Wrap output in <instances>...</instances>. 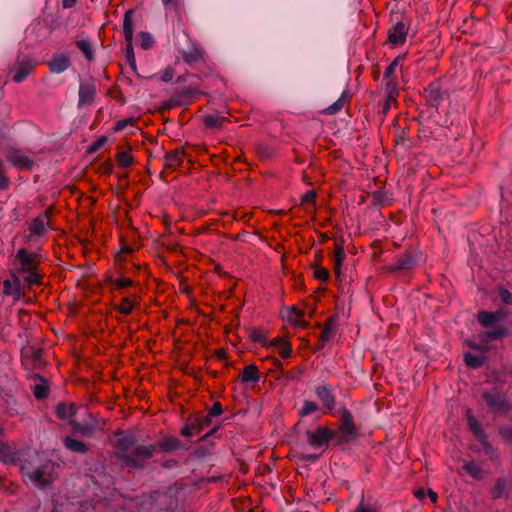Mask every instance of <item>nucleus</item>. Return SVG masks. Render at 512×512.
<instances>
[{
  "label": "nucleus",
  "instance_id": "nucleus-1",
  "mask_svg": "<svg viewBox=\"0 0 512 512\" xmlns=\"http://www.w3.org/2000/svg\"><path fill=\"white\" fill-rule=\"evenodd\" d=\"M481 398L486 404L487 411L495 417H507L509 415L511 404L507 400L506 393L497 387L484 390Z\"/></svg>",
  "mask_w": 512,
  "mask_h": 512
},
{
  "label": "nucleus",
  "instance_id": "nucleus-2",
  "mask_svg": "<svg viewBox=\"0 0 512 512\" xmlns=\"http://www.w3.org/2000/svg\"><path fill=\"white\" fill-rule=\"evenodd\" d=\"M422 261V253L409 248L395 258V262L386 266L388 272H407L415 269Z\"/></svg>",
  "mask_w": 512,
  "mask_h": 512
},
{
  "label": "nucleus",
  "instance_id": "nucleus-3",
  "mask_svg": "<svg viewBox=\"0 0 512 512\" xmlns=\"http://www.w3.org/2000/svg\"><path fill=\"white\" fill-rule=\"evenodd\" d=\"M156 451V445H138L132 453L123 454L120 459L130 468L141 469L145 461L151 459Z\"/></svg>",
  "mask_w": 512,
  "mask_h": 512
},
{
  "label": "nucleus",
  "instance_id": "nucleus-4",
  "mask_svg": "<svg viewBox=\"0 0 512 512\" xmlns=\"http://www.w3.org/2000/svg\"><path fill=\"white\" fill-rule=\"evenodd\" d=\"M338 414L341 416V424L339 427L340 437L337 440L338 444H344L351 442L357 435V427L353 421L352 413L342 405Z\"/></svg>",
  "mask_w": 512,
  "mask_h": 512
},
{
  "label": "nucleus",
  "instance_id": "nucleus-5",
  "mask_svg": "<svg viewBox=\"0 0 512 512\" xmlns=\"http://www.w3.org/2000/svg\"><path fill=\"white\" fill-rule=\"evenodd\" d=\"M133 10H127L123 20V33L126 41L125 56L130 68L136 72L137 65L133 49V22H132Z\"/></svg>",
  "mask_w": 512,
  "mask_h": 512
},
{
  "label": "nucleus",
  "instance_id": "nucleus-6",
  "mask_svg": "<svg viewBox=\"0 0 512 512\" xmlns=\"http://www.w3.org/2000/svg\"><path fill=\"white\" fill-rule=\"evenodd\" d=\"M52 468V463L47 461L43 465L34 468L31 466L23 465L21 470L24 477H27L32 482H35L40 486H46L49 483V476Z\"/></svg>",
  "mask_w": 512,
  "mask_h": 512
},
{
  "label": "nucleus",
  "instance_id": "nucleus-7",
  "mask_svg": "<svg viewBox=\"0 0 512 512\" xmlns=\"http://www.w3.org/2000/svg\"><path fill=\"white\" fill-rule=\"evenodd\" d=\"M315 395L321 402L323 414L335 415L336 409V396L334 388L331 385H318L315 387Z\"/></svg>",
  "mask_w": 512,
  "mask_h": 512
},
{
  "label": "nucleus",
  "instance_id": "nucleus-8",
  "mask_svg": "<svg viewBox=\"0 0 512 512\" xmlns=\"http://www.w3.org/2000/svg\"><path fill=\"white\" fill-rule=\"evenodd\" d=\"M307 441L313 448H321L336 436V432L324 427L318 426L315 431H307Z\"/></svg>",
  "mask_w": 512,
  "mask_h": 512
},
{
  "label": "nucleus",
  "instance_id": "nucleus-9",
  "mask_svg": "<svg viewBox=\"0 0 512 512\" xmlns=\"http://www.w3.org/2000/svg\"><path fill=\"white\" fill-rule=\"evenodd\" d=\"M33 70L34 65L30 58H18L12 66V68L10 69V72L13 73L12 80L15 83H21L33 72Z\"/></svg>",
  "mask_w": 512,
  "mask_h": 512
},
{
  "label": "nucleus",
  "instance_id": "nucleus-10",
  "mask_svg": "<svg viewBox=\"0 0 512 512\" xmlns=\"http://www.w3.org/2000/svg\"><path fill=\"white\" fill-rule=\"evenodd\" d=\"M5 158L13 166H16L22 170L30 171L34 167V161L27 156L21 154V152L14 148H9L5 152Z\"/></svg>",
  "mask_w": 512,
  "mask_h": 512
},
{
  "label": "nucleus",
  "instance_id": "nucleus-11",
  "mask_svg": "<svg viewBox=\"0 0 512 512\" xmlns=\"http://www.w3.org/2000/svg\"><path fill=\"white\" fill-rule=\"evenodd\" d=\"M115 446L124 454L137 444L138 439L136 433L132 430L120 431L116 434Z\"/></svg>",
  "mask_w": 512,
  "mask_h": 512
},
{
  "label": "nucleus",
  "instance_id": "nucleus-12",
  "mask_svg": "<svg viewBox=\"0 0 512 512\" xmlns=\"http://www.w3.org/2000/svg\"><path fill=\"white\" fill-rule=\"evenodd\" d=\"M156 450L159 449L165 453H171L177 450H187L188 446L185 443H182L178 438L174 436H167L163 439H160L155 443Z\"/></svg>",
  "mask_w": 512,
  "mask_h": 512
},
{
  "label": "nucleus",
  "instance_id": "nucleus-13",
  "mask_svg": "<svg viewBox=\"0 0 512 512\" xmlns=\"http://www.w3.org/2000/svg\"><path fill=\"white\" fill-rule=\"evenodd\" d=\"M512 486V480L507 477H499L495 480L494 485L491 487V495L494 499H507L509 491Z\"/></svg>",
  "mask_w": 512,
  "mask_h": 512
},
{
  "label": "nucleus",
  "instance_id": "nucleus-14",
  "mask_svg": "<svg viewBox=\"0 0 512 512\" xmlns=\"http://www.w3.org/2000/svg\"><path fill=\"white\" fill-rule=\"evenodd\" d=\"M445 92L437 83H430L426 89V100L430 107L437 108L444 100Z\"/></svg>",
  "mask_w": 512,
  "mask_h": 512
},
{
  "label": "nucleus",
  "instance_id": "nucleus-15",
  "mask_svg": "<svg viewBox=\"0 0 512 512\" xmlns=\"http://www.w3.org/2000/svg\"><path fill=\"white\" fill-rule=\"evenodd\" d=\"M16 258L21 264L19 273L36 269L37 265L39 264V260H37L34 255L28 253L24 248H21L17 251Z\"/></svg>",
  "mask_w": 512,
  "mask_h": 512
},
{
  "label": "nucleus",
  "instance_id": "nucleus-16",
  "mask_svg": "<svg viewBox=\"0 0 512 512\" xmlns=\"http://www.w3.org/2000/svg\"><path fill=\"white\" fill-rule=\"evenodd\" d=\"M0 460L6 465H16L21 460V454L6 443H0Z\"/></svg>",
  "mask_w": 512,
  "mask_h": 512
},
{
  "label": "nucleus",
  "instance_id": "nucleus-17",
  "mask_svg": "<svg viewBox=\"0 0 512 512\" xmlns=\"http://www.w3.org/2000/svg\"><path fill=\"white\" fill-rule=\"evenodd\" d=\"M47 64L52 73L60 74L70 67L71 62L65 54L57 53L53 55Z\"/></svg>",
  "mask_w": 512,
  "mask_h": 512
},
{
  "label": "nucleus",
  "instance_id": "nucleus-18",
  "mask_svg": "<svg viewBox=\"0 0 512 512\" xmlns=\"http://www.w3.org/2000/svg\"><path fill=\"white\" fill-rule=\"evenodd\" d=\"M185 151L182 148H177L173 151L166 152L164 155V165L166 168L176 170L178 169L184 160Z\"/></svg>",
  "mask_w": 512,
  "mask_h": 512
},
{
  "label": "nucleus",
  "instance_id": "nucleus-19",
  "mask_svg": "<svg viewBox=\"0 0 512 512\" xmlns=\"http://www.w3.org/2000/svg\"><path fill=\"white\" fill-rule=\"evenodd\" d=\"M407 30L402 21L395 23L388 32V39L393 45L403 44L406 40Z\"/></svg>",
  "mask_w": 512,
  "mask_h": 512
},
{
  "label": "nucleus",
  "instance_id": "nucleus-20",
  "mask_svg": "<svg viewBox=\"0 0 512 512\" xmlns=\"http://www.w3.org/2000/svg\"><path fill=\"white\" fill-rule=\"evenodd\" d=\"M95 93L96 88L94 84L81 82L79 86L78 108H81L84 105L92 103L94 100Z\"/></svg>",
  "mask_w": 512,
  "mask_h": 512
},
{
  "label": "nucleus",
  "instance_id": "nucleus-21",
  "mask_svg": "<svg viewBox=\"0 0 512 512\" xmlns=\"http://www.w3.org/2000/svg\"><path fill=\"white\" fill-rule=\"evenodd\" d=\"M508 334V330L502 326H496L488 328L485 331L479 333V339L482 343H489L498 339L503 338Z\"/></svg>",
  "mask_w": 512,
  "mask_h": 512
},
{
  "label": "nucleus",
  "instance_id": "nucleus-22",
  "mask_svg": "<svg viewBox=\"0 0 512 512\" xmlns=\"http://www.w3.org/2000/svg\"><path fill=\"white\" fill-rule=\"evenodd\" d=\"M502 318L503 314L501 312L480 311L477 320L483 327L492 328L496 327L497 323L500 322Z\"/></svg>",
  "mask_w": 512,
  "mask_h": 512
},
{
  "label": "nucleus",
  "instance_id": "nucleus-23",
  "mask_svg": "<svg viewBox=\"0 0 512 512\" xmlns=\"http://www.w3.org/2000/svg\"><path fill=\"white\" fill-rule=\"evenodd\" d=\"M466 419L468 428L470 429V431L473 433L474 437L477 440L486 436V433L482 429L481 425L478 423L477 419L474 417L471 409L466 410Z\"/></svg>",
  "mask_w": 512,
  "mask_h": 512
},
{
  "label": "nucleus",
  "instance_id": "nucleus-24",
  "mask_svg": "<svg viewBox=\"0 0 512 512\" xmlns=\"http://www.w3.org/2000/svg\"><path fill=\"white\" fill-rule=\"evenodd\" d=\"M63 443H64L65 448L72 452L85 454L89 451V447L86 443H84L80 440L74 439L70 436H66L63 440Z\"/></svg>",
  "mask_w": 512,
  "mask_h": 512
},
{
  "label": "nucleus",
  "instance_id": "nucleus-25",
  "mask_svg": "<svg viewBox=\"0 0 512 512\" xmlns=\"http://www.w3.org/2000/svg\"><path fill=\"white\" fill-rule=\"evenodd\" d=\"M47 219H48L47 213H44L43 215L36 217L32 221L30 228H29L31 234L40 236V235H43L44 233H46Z\"/></svg>",
  "mask_w": 512,
  "mask_h": 512
},
{
  "label": "nucleus",
  "instance_id": "nucleus-26",
  "mask_svg": "<svg viewBox=\"0 0 512 512\" xmlns=\"http://www.w3.org/2000/svg\"><path fill=\"white\" fill-rule=\"evenodd\" d=\"M260 380L259 371L256 365L249 364L244 367L241 373L243 383H257Z\"/></svg>",
  "mask_w": 512,
  "mask_h": 512
},
{
  "label": "nucleus",
  "instance_id": "nucleus-27",
  "mask_svg": "<svg viewBox=\"0 0 512 512\" xmlns=\"http://www.w3.org/2000/svg\"><path fill=\"white\" fill-rule=\"evenodd\" d=\"M37 379L40 382L33 386V394L36 399L44 400L49 395V385H48L47 380L44 377L37 375Z\"/></svg>",
  "mask_w": 512,
  "mask_h": 512
},
{
  "label": "nucleus",
  "instance_id": "nucleus-28",
  "mask_svg": "<svg viewBox=\"0 0 512 512\" xmlns=\"http://www.w3.org/2000/svg\"><path fill=\"white\" fill-rule=\"evenodd\" d=\"M226 118L218 114H208L203 118V122L206 128L220 130L223 128Z\"/></svg>",
  "mask_w": 512,
  "mask_h": 512
},
{
  "label": "nucleus",
  "instance_id": "nucleus-29",
  "mask_svg": "<svg viewBox=\"0 0 512 512\" xmlns=\"http://www.w3.org/2000/svg\"><path fill=\"white\" fill-rule=\"evenodd\" d=\"M345 259V251L342 245L336 244L335 254L333 258L334 273L338 279L341 277V267Z\"/></svg>",
  "mask_w": 512,
  "mask_h": 512
},
{
  "label": "nucleus",
  "instance_id": "nucleus-30",
  "mask_svg": "<svg viewBox=\"0 0 512 512\" xmlns=\"http://www.w3.org/2000/svg\"><path fill=\"white\" fill-rule=\"evenodd\" d=\"M336 333V319L334 317L328 318L322 333L320 335L321 340L329 341L331 340Z\"/></svg>",
  "mask_w": 512,
  "mask_h": 512
},
{
  "label": "nucleus",
  "instance_id": "nucleus-31",
  "mask_svg": "<svg viewBox=\"0 0 512 512\" xmlns=\"http://www.w3.org/2000/svg\"><path fill=\"white\" fill-rule=\"evenodd\" d=\"M95 423H74L73 430L85 437H92L96 431Z\"/></svg>",
  "mask_w": 512,
  "mask_h": 512
},
{
  "label": "nucleus",
  "instance_id": "nucleus-32",
  "mask_svg": "<svg viewBox=\"0 0 512 512\" xmlns=\"http://www.w3.org/2000/svg\"><path fill=\"white\" fill-rule=\"evenodd\" d=\"M320 410V406L312 400H304L301 408L298 410L300 417L309 416Z\"/></svg>",
  "mask_w": 512,
  "mask_h": 512
},
{
  "label": "nucleus",
  "instance_id": "nucleus-33",
  "mask_svg": "<svg viewBox=\"0 0 512 512\" xmlns=\"http://www.w3.org/2000/svg\"><path fill=\"white\" fill-rule=\"evenodd\" d=\"M190 420L192 421L193 425H195V433L197 434H199L202 430L207 428L212 422V419L207 414L195 416L193 418H190Z\"/></svg>",
  "mask_w": 512,
  "mask_h": 512
},
{
  "label": "nucleus",
  "instance_id": "nucleus-34",
  "mask_svg": "<svg viewBox=\"0 0 512 512\" xmlns=\"http://www.w3.org/2000/svg\"><path fill=\"white\" fill-rule=\"evenodd\" d=\"M303 317L304 313L302 311L296 310L294 307H292L289 311L288 321L294 326L305 327L307 324Z\"/></svg>",
  "mask_w": 512,
  "mask_h": 512
},
{
  "label": "nucleus",
  "instance_id": "nucleus-35",
  "mask_svg": "<svg viewBox=\"0 0 512 512\" xmlns=\"http://www.w3.org/2000/svg\"><path fill=\"white\" fill-rule=\"evenodd\" d=\"M464 362L469 368L477 369L484 364V358L482 356L473 355L471 353H465Z\"/></svg>",
  "mask_w": 512,
  "mask_h": 512
},
{
  "label": "nucleus",
  "instance_id": "nucleus-36",
  "mask_svg": "<svg viewBox=\"0 0 512 512\" xmlns=\"http://www.w3.org/2000/svg\"><path fill=\"white\" fill-rule=\"evenodd\" d=\"M56 414L59 419L67 420L70 419L74 414V409L70 405L59 403L56 407Z\"/></svg>",
  "mask_w": 512,
  "mask_h": 512
},
{
  "label": "nucleus",
  "instance_id": "nucleus-37",
  "mask_svg": "<svg viewBox=\"0 0 512 512\" xmlns=\"http://www.w3.org/2000/svg\"><path fill=\"white\" fill-rule=\"evenodd\" d=\"M386 90V99H388V102H396L398 93H399V87L397 82L390 80L386 83L385 86Z\"/></svg>",
  "mask_w": 512,
  "mask_h": 512
},
{
  "label": "nucleus",
  "instance_id": "nucleus-38",
  "mask_svg": "<svg viewBox=\"0 0 512 512\" xmlns=\"http://www.w3.org/2000/svg\"><path fill=\"white\" fill-rule=\"evenodd\" d=\"M477 441L480 443L485 455L490 459H495L497 457L496 449L490 444L487 435Z\"/></svg>",
  "mask_w": 512,
  "mask_h": 512
},
{
  "label": "nucleus",
  "instance_id": "nucleus-39",
  "mask_svg": "<svg viewBox=\"0 0 512 512\" xmlns=\"http://www.w3.org/2000/svg\"><path fill=\"white\" fill-rule=\"evenodd\" d=\"M347 95V91H343L341 96L327 108V113L330 115L338 113L343 108Z\"/></svg>",
  "mask_w": 512,
  "mask_h": 512
},
{
  "label": "nucleus",
  "instance_id": "nucleus-40",
  "mask_svg": "<svg viewBox=\"0 0 512 512\" xmlns=\"http://www.w3.org/2000/svg\"><path fill=\"white\" fill-rule=\"evenodd\" d=\"M76 46L79 50L83 52L87 60L91 61L93 59V50L91 47V43L88 39H82L77 41Z\"/></svg>",
  "mask_w": 512,
  "mask_h": 512
},
{
  "label": "nucleus",
  "instance_id": "nucleus-41",
  "mask_svg": "<svg viewBox=\"0 0 512 512\" xmlns=\"http://www.w3.org/2000/svg\"><path fill=\"white\" fill-rule=\"evenodd\" d=\"M135 306V302L129 297L122 298L121 304L116 309L123 315H129Z\"/></svg>",
  "mask_w": 512,
  "mask_h": 512
},
{
  "label": "nucleus",
  "instance_id": "nucleus-42",
  "mask_svg": "<svg viewBox=\"0 0 512 512\" xmlns=\"http://www.w3.org/2000/svg\"><path fill=\"white\" fill-rule=\"evenodd\" d=\"M462 468L474 479H481L482 478V470L478 465H476L473 462H468L463 464Z\"/></svg>",
  "mask_w": 512,
  "mask_h": 512
},
{
  "label": "nucleus",
  "instance_id": "nucleus-43",
  "mask_svg": "<svg viewBox=\"0 0 512 512\" xmlns=\"http://www.w3.org/2000/svg\"><path fill=\"white\" fill-rule=\"evenodd\" d=\"M116 159L120 166L127 168L133 163L132 155L126 151H120L117 153Z\"/></svg>",
  "mask_w": 512,
  "mask_h": 512
},
{
  "label": "nucleus",
  "instance_id": "nucleus-44",
  "mask_svg": "<svg viewBox=\"0 0 512 512\" xmlns=\"http://www.w3.org/2000/svg\"><path fill=\"white\" fill-rule=\"evenodd\" d=\"M21 273L22 274H26L25 281L29 285H39V284H41V276L36 271V269L30 270V271L21 272Z\"/></svg>",
  "mask_w": 512,
  "mask_h": 512
},
{
  "label": "nucleus",
  "instance_id": "nucleus-45",
  "mask_svg": "<svg viewBox=\"0 0 512 512\" xmlns=\"http://www.w3.org/2000/svg\"><path fill=\"white\" fill-rule=\"evenodd\" d=\"M404 59V55H398L386 68L384 72V78L390 79L400 62Z\"/></svg>",
  "mask_w": 512,
  "mask_h": 512
},
{
  "label": "nucleus",
  "instance_id": "nucleus-46",
  "mask_svg": "<svg viewBox=\"0 0 512 512\" xmlns=\"http://www.w3.org/2000/svg\"><path fill=\"white\" fill-rule=\"evenodd\" d=\"M373 199L381 206H384L389 203L390 195L385 190H377L373 193Z\"/></svg>",
  "mask_w": 512,
  "mask_h": 512
},
{
  "label": "nucleus",
  "instance_id": "nucleus-47",
  "mask_svg": "<svg viewBox=\"0 0 512 512\" xmlns=\"http://www.w3.org/2000/svg\"><path fill=\"white\" fill-rule=\"evenodd\" d=\"M141 47L144 50L150 49L154 44V39L149 32H140Z\"/></svg>",
  "mask_w": 512,
  "mask_h": 512
},
{
  "label": "nucleus",
  "instance_id": "nucleus-48",
  "mask_svg": "<svg viewBox=\"0 0 512 512\" xmlns=\"http://www.w3.org/2000/svg\"><path fill=\"white\" fill-rule=\"evenodd\" d=\"M250 338L254 341V342H258L260 343L261 345H267V338L264 334V332L262 330H258V329H252L250 331Z\"/></svg>",
  "mask_w": 512,
  "mask_h": 512
},
{
  "label": "nucleus",
  "instance_id": "nucleus-49",
  "mask_svg": "<svg viewBox=\"0 0 512 512\" xmlns=\"http://www.w3.org/2000/svg\"><path fill=\"white\" fill-rule=\"evenodd\" d=\"M200 57H201L200 52L197 49H195V48H193V49H191L189 51H184L183 52V59L187 63L196 62V61H198L200 59Z\"/></svg>",
  "mask_w": 512,
  "mask_h": 512
},
{
  "label": "nucleus",
  "instance_id": "nucleus-50",
  "mask_svg": "<svg viewBox=\"0 0 512 512\" xmlns=\"http://www.w3.org/2000/svg\"><path fill=\"white\" fill-rule=\"evenodd\" d=\"M108 141L106 136L99 137L87 150L89 154H93L100 150Z\"/></svg>",
  "mask_w": 512,
  "mask_h": 512
},
{
  "label": "nucleus",
  "instance_id": "nucleus-51",
  "mask_svg": "<svg viewBox=\"0 0 512 512\" xmlns=\"http://www.w3.org/2000/svg\"><path fill=\"white\" fill-rule=\"evenodd\" d=\"M195 425H193L190 418L187 420V422L184 424V426L180 430V434L184 437H191L193 435H196L195 433Z\"/></svg>",
  "mask_w": 512,
  "mask_h": 512
},
{
  "label": "nucleus",
  "instance_id": "nucleus-52",
  "mask_svg": "<svg viewBox=\"0 0 512 512\" xmlns=\"http://www.w3.org/2000/svg\"><path fill=\"white\" fill-rule=\"evenodd\" d=\"M278 353L282 358H289L292 355V347L288 341H284L278 348Z\"/></svg>",
  "mask_w": 512,
  "mask_h": 512
},
{
  "label": "nucleus",
  "instance_id": "nucleus-53",
  "mask_svg": "<svg viewBox=\"0 0 512 512\" xmlns=\"http://www.w3.org/2000/svg\"><path fill=\"white\" fill-rule=\"evenodd\" d=\"M314 277L320 281L326 282L330 277L329 271L324 267L316 266L314 269Z\"/></svg>",
  "mask_w": 512,
  "mask_h": 512
},
{
  "label": "nucleus",
  "instance_id": "nucleus-54",
  "mask_svg": "<svg viewBox=\"0 0 512 512\" xmlns=\"http://www.w3.org/2000/svg\"><path fill=\"white\" fill-rule=\"evenodd\" d=\"M499 435L506 443L512 444V427H510V426L499 427Z\"/></svg>",
  "mask_w": 512,
  "mask_h": 512
},
{
  "label": "nucleus",
  "instance_id": "nucleus-55",
  "mask_svg": "<svg viewBox=\"0 0 512 512\" xmlns=\"http://www.w3.org/2000/svg\"><path fill=\"white\" fill-rule=\"evenodd\" d=\"M223 413V408L220 402L216 401L212 404V406L208 410V416L212 419V417L219 416Z\"/></svg>",
  "mask_w": 512,
  "mask_h": 512
},
{
  "label": "nucleus",
  "instance_id": "nucleus-56",
  "mask_svg": "<svg viewBox=\"0 0 512 512\" xmlns=\"http://www.w3.org/2000/svg\"><path fill=\"white\" fill-rule=\"evenodd\" d=\"M316 192L314 190L307 191L304 195L301 197V202L303 204H314L316 199Z\"/></svg>",
  "mask_w": 512,
  "mask_h": 512
},
{
  "label": "nucleus",
  "instance_id": "nucleus-57",
  "mask_svg": "<svg viewBox=\"0 0 512 512\" xmlns=\"http://www.w3.org/2000/svg\"><path fill=\"white\" fill-rule=\"evenodd\" d=\"M114 285L116 286V288L122 289V288H125V287L132 286L133 282L129 278L121 277V278H118V279H116L114 281Z\"/></svg>",
  "mask_w": 512,
  "mask_h": 512
},
{
  "label": "nucleus",
  "instance_id": "nucleus-58",
  "mask_svg": "<svg viewBox=\"0 0 512 512\" xmlns=\"http://www.w3.org/2000/svg\"><path fill=\"white\" fill-rule=\"evenodd\" d=\"M3 162L0 160V191L7 189L9 186V178L2 173Z\"/></svg>",
  "mask_w": 512,
  "mask_h": 512
},
{
  "label": "nucleus",
  "instance_id": "nucleus-59",
  "mask_svg": "<svg viewBox=\"0 0 512 512\" xmlns=\"http://www.w3.org/2000/svg\"><path fill=\"white\" fill-rule=\"evenodd\" d=\"M221 425L218 424V425H215L213 428H211L206 434H204L201 438H200V441L201 442H205L208 440V438L212 437V436H215L216 433L219 431Z\"/></svg>",
  "mask_w": 512,
  "mask_h": 512
},
{
  "label": "nucleus",
  "instance_id": "nucleus-60",
  "mask_svg": "<svg viewBox=\"0 0 512 512\" xmlns=\"http://www.w3.org/2000/svg\"><path fill=\"white\" fill-rule=\"evenodd\" d=\"M500 298L505 304H512V294L508 290L502 289L500 291Z\"/></svg>",
  "mask_w": 512,
  "mask_h": 512
},
{
  "label": "nucleus",
  "instance_id": "nucleus-61",
  "mask_svg": "<svg viewBox=\"0 0 512 512\" xmlns=\"http://www.w3.org/2000/svg\"><path fill=\"white\" fill-rule=\"evenodd\" d=\"M353 512H375V510L370 505H366L361 501Z\"/></svg>",
  "mask_w": 512,
  "mask_h": 512
},
{
  "label": "nucleus",
  "instance_id": "nucleus-62",
  "mask_svg": "<svg viewBox=\"0 0 512 512\" xmlns=\"http://www.w3.org/2000/svg\"><path fill=\"white\" fill-rule=\"evenodd\" d=\"M132 121L133 120L130 118L122 119V120L118 121L114 128L115 131H120V130L124 129L127 125H131Z\"/></svg>",
  "mask_w": 512,
  "mask_h": 512
},
{
  "label": "nucleus",
  "instance_id": "nucleus-63",
  "mask_svg": "<svg viewBox=\"0 0 512 512\" xmlns=\"http://www.w3.org/2000/svg\"><path fill=\"white\" fill-rule=\"evenodd\" d=\"M173 75H174V72L171 68H167L164 70V72L162 73L161 75V80L163 82H169L172 80L173 78Z\"/></svg>",
  "mask_w": 512,
  "mask_h": 512
},
{
  "label": "nucleus",
  "instance_id": "nucleus-64",
  "mask_svg": "<svg viewBox=\"0 0 512 512\" xmlns=\"http://www.w3.org/2000/svg\"><path fill=\"white\" fill-rule=\"evenodd\" d=\"M284 341H285L284 339H282L280 337H276L271 341L267 340V345H265V346L268 348H270V347L278 348Z\"/></svg>",
  "mask_w": 512,
  "mask_h": 512
}]
</instances>
